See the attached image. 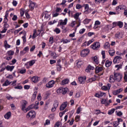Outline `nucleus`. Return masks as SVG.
I'll return each mask as SVG.
<instances>
[{"label":"nucleus","mask_w":127,"mask_h":127,"mask_svg":"<svg viewBox=\"0 0 127 127\" xmlns=\"http://www.w3.org/2000/svg\"><path fill=\"white\" fill-rule=\"evenodd\" d=\"M36 116V113H35V111L33 110L30 111L27 114V117L28 118V119H31V120H32V119H34Z\"/></svg>","instance_id":"obj_1"},{"label":"nucleus","mask_w":127,"mask_h":127,"mask_svg":"<svg viewBox=\"0 0 127 127\" xmlns=\"http://www.w3.org/2000/svg\"><path fill=\"white\" fill-rule=\"evenodd\" d=\"M68 90V88L65 87V88H63V87H60L57 90V93L58 94H60V93H62L63 95H65L66 93H67V91Z\"/></svg>","instance_id":"obj_2"},{"label":"nucleus","mask_w":127,"mask_h":127,"mask_svg":"<svg viewBox=\"0 0 127 127\" xmlns=\"http://www.w3.org/2000/svg\"><path fill=\"white\" fill-rule=\"evenodd\" d=\"M114 76L115 77V80L117 82H121L122 79H123V75L119 73H114Z\"/></svg>","instance_id":"obj_3"},{"label":"nucleus","mask_w":127,"mask_h":127,"mask_svg":"<svg viewBox=\"0 0 127 127\" xmlns=\"http://www.w3.org/2000/svg\"><path fill=\"white\" fill-rule=\"evenodd\" d=\"M89 53H90V50L88 49H85L81 52L80 55L81 57H86Z\"/></svg>","instance_id":"obj_4"},{"label":"nucleus","mask_w":127,"mask_h":127,"mask_svg":"<svg viewBox=\"0 0 127 127\" xmlns=\"http://www.w3.org/2000/svg\"><path fill=\"white\" fill-rule=\"evenodd\" d=\"M100 43L96 42L91 46V48L94 49V50H97L100 48Z\"/></svg>","instance_id":"obj_5"},{"label":"nucleus","mask_w":127,"mask_h":127,"mask_svg":"<svg viewBox=\"0 0 127 127\" xmlns=\"http://www.w3.org/2000/svg\"><path fill=\"white\" fill-rule=\"evenodd\" d=\"M27 104H28V103L27 102V101H26V100H24L22 101L21 110L22 111H23L24 113H25V108H26V105H27Z\"/></svg>","instance_id":"obj_6"},{"label":"nucleus","mask_w":127,"mask_h":127,"mask_svg":"<svg viewBox=\"0 0 127 127\" xmlns=\"http://www.w3.org/2000/svg\"><path fill=\"white\" fill-rule=\"evenodd\" d=\"M67 21H68V19H67V18H65L64 20H60L59 22L58 26H60V25H66V24H67Z\"/></svg>","instance_id":"obj_7"},{"label":"nucleus","mask_w":127,"mask_h":127,"mask_svg":"<svg viewBox=\"0 0 127 127\" xmlns=\"http://www.w3.org/2000/svg\"><path fill=\"white\" fill-rule=\"evenodd\" d=\"M86 76L80 77L78 78V81L79 84H85V82H86Z\"/></svg>","instance_id":"obj_8"},{"label":"nucleus","mask_w":127,"mask_h":127,"mask_svg":"<svg viewBox=\"0 0 127 127\" xmlns=\"http://www.w3.org/2000/svg\"><path fill=\"white\" fill-rule=\"evenodd\" d=\"M123 59V57L121 56H116L114 58L113 60L114 63H120V61Z\"/></svg>","instance_id":"obj_9"},{"label":"nucleus","mask_w":127,"mask_h":127,"mask_svg":"<svg viewBox=\"0 0 127 127\" xmlns=\"http://www.w3.org/2000/svg\"><path fill=\"white\" fill-rule=\"evenodd\" d=\"M55 84V81L54 80H51L46 84V86L47 88H52Z\"/></svg>","instance_id":"obj_10"},{"label":"nucleus","mask_w":127,"mask_h":127,"mask_svg":"<svg viewBox=\"0 0 127 127\" xmlns=\"http://www.w3.org/2000/svg\"><path fill=\"white\" fill-rule=\"evenodd\" d=\"M35 108V104H31L30 106H29L27 108L25 109V113H27V112H28V111H30V110H32Z\"/></svg>","instance_id":"obj_11"},{"label":"nucleus","mask_w":127,"mask_h":127,"mask_svg":"<svg viewBox=\"0 0 127 127\" xmlns=\"http://www.w3.org/2000/svg\"><path fill=\"white\" fill-rule=\"evenodd\" d=\"M104 70V68L102 66H97L95 68V73L96 74H98V73H100V72H102V71Z\"/></svg>","instance_id":"obj_12"},{"label":"nucleus","mask_w":127,"mask_h":127,"mask_svg":"<svg viewBox=\"0 0 127 127\" xmlns=\"http://www.w3.org/2000/svg\"><path fill=\"white\" fill-rule=\"evenodd\" d=\"M66 107H67V102H64L63 103L60 108V111H63L66 109Z\"/></svg>","instance_id":"obj_13"},{"label":"nucleus","mask_w":127,"mask_h":127,"mask_svg":"<svg viewBox=\"0 0 127 127\" xmlns=\"http://www.w3.org/2000/svg\"><path fill=\"white\" fill-rule=\"evenodd\" d=\"M112 63H113V62L109 60H106V61L105 62L106 67H107V68H109V67H111V65H112Z\"/></svg>","instance_id":"obj_14"},{"label":"nucleus","mask_w":127,"mask_h":127,"mask_svg":"<svg viewBox=\"0 0 127 127\" xmlns=\"http://www.w3.org/2000/svg\"><path fill=\"white\" fill-rule=\"evenodd\" d=\"M122 9H126V6L124 5H120L116 7V10L117 11H120Z\"/></svg>","instance_id":"obj_15"},{"label":"nucleus","mask_w":127,"mask_h":127,"mask_svg":"<svg viewBox=\"0 0 127 127\" xmlns=\"http://www.w3.org/2000/svg\"><path fill=\"white\" fill-rule=\"evenodd\" d=\"M115 38L117 39H121V38H123V34L122 33H117L115 34Z\"/></svg>","instance_id":"obj_16"},{"label":"nucleus","mask_w":127,"mask_h":127,"mask_svg":"<svg viewBox=\"0 0 127 127\" xmlns=\"http://www.w3.org/2000/svg\"><path fill=\"white\" fill-rule=\"evenodd\" d=\"M121 92H123V89L120 88L117 90H115L113 92V95H115V96L117 95H118V94H120V93H121Z\"/></svg>","instance_id":"obj_17"},{"label":"nucleus","mask_w":127,"mask_h":127,"mask_svg":"<svg viewBox=\"0 0 127 127\" xmlns=\"http://www.w3.org/2000/svg\"><path fill=\"white\" fill-rule=\"evenodd\" d=\"M35 64V60H33L28 62L27 64H25V66H27V64H29V66H33L34 64Z\"/></svg>","instance_id":"obj_18"},{"label":"nucleus","mask_w":127,"mask_h":127,"mask_svg":"<svg viewBox=\"0 0 127 127\" xmlns=\"http://www.w3.org/2000/svg\"><path fill=\"white\" fill-rule=\"evenodd\" d=\"M115 81H116V78L114 76V75H110L109 78V82L110 83H114Z\"/></svg>","instance_id":"obj_19"},{"label":"nucleus","mask_w":127,"mask_h":127,"mask_svg":"<svg viewBox=\"0 0 127 127\" xmlns=\"http://www.w3.org/2000/svg\"><path fill=\"white\" fill-rule=\"evenodd\" d=\"M39 78L38 76H35L32 78L31 80L33 83H37V82L39 81V79H38Z\"/></svg>","instance_id":"obj_20"},{"label":"nucleus","mask_w":127,"mask_h":127,"mask_svg":"<svg viewBox=\"0 0 127 127\" xmlns=\"http://www.w3.org/2000/svg\"><path fill=\"white\" fill-rule=\"evenodd\" d=\"M35 7V3L30 1L29 7L30 8H31V10H33V9H34Z\"/></svg>","instance_id":"obj_21"},{"label":"nucleus","mask_w":127,"mask_h":127,"mask_svg":"<svg viewBox=\"0 0 127 127\" xmlns=\"http://www.w3.org/2000/svg\"><path fill=\"white\" fill-rule=\"evenodd\" d=\"M6 70H7V71H10V72H11V71H12L13 69H14V66L7 65L6 67Z\"/></svg>","instance_id":"obj_22"},{"label":"nucleus","mask_w":127,"mask_h":127,"mask_svg":"<svg viewBox=\"0 0 127 127\" xmlns=\"http://www.w3.org/2000/svg\"><path fill=\"white\" fill-rule=\"evenodd\" d=\"M94 69H95V67L89 64L86 69V72H89L90 70H94Z\"/></svg>","instance_id":"obj_23"},{"label":"nucleus","mask_w":127,"mask_h":127,"mask_svg":"<svg viewBox=\"0 0 127 127\" xmlns=\"http://www.w3.org/2000/svg\"><path fill=\"white\" fill-rule=\"evenodd\" d=\"M5 119H6V120H8L10 117H11V113L10 112H7L5 115H4Z\"/></svg>","instance_id":"obj_24"},{"label":"nucleus","mask_w":127,"mask_h":127,"mask_svg":"<svg viewBox=\"0 0 127 127\" xmlns=\"http://www.w3.org/2000/svg\"><path fill=\"white\" fill-rule=\"evenodd\" d=\"M69 83V79H65L64 80H62L61 82V85H67Z\"/></svg>","instance_id":"obj_25"},{"label":"nucleus","mask_w":127,"mask_h":127,"mask_svg":"<svg viewBox=\"0 0 127 127\" xmlns=\"http://www.w3.org/2000/svg\"><path fill=\"white\" fill-rule=\"evenodd\" d=\"M37 36H38V35L37 34V32L36 29H34L33 31V36L32 37V39H34V38H35V37H36Z\"/></svg>","instance_id":"obj_26"},{"label":"nucleus","mask_w":127,"mask_h":127,"mask_svg":"<svg viewBox=\"0 0 127 127\" xmlns=\"http://www.w3.org/2000/svg\"><path fill=\"white\" fill-rule=\"evenodd\" d=\"M92 11H93V9L89 8L87 10H85L84 11V13H85V14H89V13H91Z\"/></svg>","instance_id":"obj_27"},{"label":"nucleus","mask_w":127,"mask_h":127,"mask_svg":"<svg viewBox=\"0 0 127 127\" xmlns=\"http://www.w3.org/2000/svg\"><path fill=\"white\" fill-rule=\"evenodd\" d=\"M10 84H11V82H9V81H8V80H7L2 84V86H8V85H10Z\"/></svg>","instance_id":"obj_28"},{"label":"nucleus","mask_w":127,"mask_h":127,"mask_svg":"<svg viewBox=\"0 0 127 127\" xmlns=\"http://www.w3.org/2000/svg\"><path fill=\"white\" fill-rule=\"evenodd\" d=\"M59 105V102H58V101L56 100L54 101V104H53V106L55 108H58V106Z\"/></svg>","instance_id":"obj_29"},{"label":"nucleus","mask_w":127,"mask_h":127,"mask_svg":"<svg viewBox=\"0 0 127 127\" xmlns=\"http://www.w3.org/2000/svg\"><path fill=\"white\" fill-rule=\"evenodd\" d=\"M124 25V23L122 21L117 22V26H119L120 28H122Z\"/></svg>","instance_id":"obj_30"},{"label":"nucleus","mask_w":127,"mask_h":127,"mask_svg":"<svg viewBox=\"0 0 127 127\" xmlns=\"http://www.w3.org/2000/svg\"><path fill=\"white\" fill-rule=\"evenodd\" d=\"M61 42H63V44H66V43H69V42H70V40H68L67 39H62Z\"/></svg>","instance_id":"obj_31"},{"label":"nucleus","mask_w":127,"mask_h":127,"mask_svg":"<svg viewBox=\"0 0 127 127\" xmlns=\"http://www.w3.org/2000/svg\"><path fill=\"white\" fill-rule=\"evenodd\" d=\"M55 127H62V123L60 122H58L55 124Z\"/></svg>","instance_id":"obj_32"},{"label":"nucleus","mask_w":127,"mask_h":127,"mask_svg":"<svg viewBox=\"0 0 127 127\" xmlns=\"http://www.w3.org/2000/svg\"><path fill=\"white\" fill-rule=\"evenodd\" d=\"M29 51V48H28V47H26L23 50L22 52H23V54H25L26 52H28Z\"/></svg>","instance_id":"obj_33"},{"label":"nucleus","mask_w":127,"mask_h":127,"mask_svg":"<svg viewBox=\"0 0 127 127\" xmlns=\"http://www.w3.org/2000/svg\"><path fill=\"white\" fill-rule=\"evenodd\" d=\"M7 54L8 55V56H12V55L14 54V52L13 51L10 50L7 52Z\"/></svg>","instance_id":"obj_34"},{"label":"nucleus","mask_w":127,"mask_h":127,"mask_svg":"<svg viewBox=\"0 0 127 127\" xmlns=\"http://www.w3.org/2000/svg\"><path fill=\"white\" fill-rule=\"evenodd\" d=\"M120 125V120H119V121H115L113 122V126L114 127H117Z\"/></svg>","instance_id":"obj_35"},{"label":"nucleus","mask_w":127,"mask_h":127,"mask_svg":"<svg viewBox=\"0 0 127 127\" xmlns=\"http://www.w3.org/2000/svg\"><path fill=\"white\" fill-rule=\"evenodd\" d=\"M110 44L109 43V42H106L105 43L104 47V48L105 49H109L110 48Z\"/></svg>","instance_id":"obj_36"},{"label":"nucleus","mask_w":127,"mask_h":127,"mask_svg":"<svg viewBox=\"0 0 127 127\" xmlns=\"http://www.w3.org/2000/svg\"><path fill=\"white\" fill-rule=\"evenodd\" d=\"M91 20H92V19H85L83 21V23L84 24H88V23H89L90 22V21H91Z\"/></svg>","instance_id":"obj_37"},{"label":"nucleus","mask_w":127,"mask_h":127,"mask_svg":"<svg viewBox=\"0 0 127 127\" xmlns=\"http://www.w3.org/2000/svg\"><path fill=\"white\" fill-rule=\"evenodd\" d=\"M108 0H95L96 3H100V2H102V1H103V2H106V1H108Z\"/></svg>","instance_id":"obj_38"},{"label":"nucleus","mask_w":127,"mask_h":127,"mask_svg":"<svg viewBox=\"0 0 127 127\" xmlns=\"http://www.w3.org/2000/svg\"><path fill=\"white\" fill-rule=\"evenodd\" d=\"M115 68H117V70H118L123 68V65L122 64H117L115 65Z\"/></svg>","instance_id":"obj_39"},{"label":"nucleus","mask_w":127,"mask_h":127,"mask_svg":"<svg viewBox=\"0 0 127 127\" xmlns=\"http://www.w3.org/2000/svg\"><path fill=\"white\" fill-rule=\"evenodd\" d=\"M79 16H80V13H76L74 14V15L73 16L74 19L77 20V19H78V18H79Z\"/></svg>","instance_id":"obj_40"},{"label":"nucleus","mask_w":127,"mask_h":127,"mask_svg":"<svg viewBox=\"0 0 127 127\" xmlns=\"http://www.w3.org/2000/svg\"><path fill=\"white\" fill-rule=\"evenodd\" d=\"M77 67L79 68L80 67H81V65H83V62H82V61H79L77 63Z\"/></svg>","instance_id":"obj_41"},{"label":"nucleus","mask_w":127,"mask_h":127,"mask_svg":"<svg viewBox=\"0 0 127 127\" xmlns=\"http://www.w3.org/2000/svg\"><path fill=\"white\" fill-rule=\"evenodd\" d=\"M115 111H116V109L114 108L109 110L108 113V115H112V114H114V113H115Z\"/></svg>","instance_id":"obj_42"},{"label":"nucleus","mask_w":127,"mask_h":127,"mask_svg":"<svg viewBox=\"0 0 127 127\" xmlns=\"http://www.w3.org/2000/svg\"><path fill=\"white\" fill-rule=\"evenodd\" d=\"M92 59L93 60V61H94V62H96V64H98V57H97V56H95L94 57H92Z\"/></svg>","instance_id":"obj_43"},{"label":"nucleus","mask_w":127,"mask_h":127,"mask_svg":"<svg viewBox=\"0 0 127 127\" xmlns=\"http://www.w3.org/2000/svg\"><path fill=\"white\" fill-rule=\"evenodd\" d=\"M109 53L110 56H114L115 55V51L114 50H109Z\"/></svg>","instance_id":"obj_44"},{"label":"nucleus","mask_w":127,"mask_h":127,"mask_svg":"<svg viewBox=\"0 0 127 127\" xmlns=\"http://www.w3.org/2000/svg\"><path fill=\"white\" fill-rule=\"evenodd\" d=\"M26 34H25L24 36L22 37V38L23 39V44L26 43Z\"/></svg>","instance_id":"obj_45"},{"label":"nucleus","mask_w":127,"mask_h":127,"mask_svg":"<svg viewBox=\"0 0 127 127\" xmlns=\"http://www.w3.org/2000/svg\"><path fill=\"white\" fill-rule=\"evenodd\" d=\"M54 31H55V32H56L57 33V34H59V33H60V32H61V31L58 28H56L55 29V30H54Z\"/></svg>","instance_id":"obj_46"},{"label":"nucleus","mask_w":127,"mask_h":127,"mask_svg":"<svg viewBox=\"0 0 127 127\" xmlns=\"http://www.w3.org/2000/svg\"><path fill=\"white\" fill-rule=\"evenodd\" d=\"M49 125H50V120H47L46 122L44 124V126H49Z\"/></svg>","instance_id":"obj_47"},{"label":"nucleus","mask_w":127,"mask_h":127,"mask_svg":"<svg viewBox=\"0 0 127 127\" xmlns=\"http://www.w3.org/2000/svg\"><path fill=\"white\" fill-rule=\"evenodd\" d=\"M101 54L102 55L103 59H105V58H106V53L105 52V51H102L101 52Z\"/></svg>","instance_id":"obj_48"},{"label":"nucleus","mask_w":127,"mask_h":127,"mask_svg":"<svg viewBox=\"0 0 127 127\" xmlns=\"http://www.w3.org/2000/svg\"><path fill=\"white\" fill-rule=\"evenodd\" d=\"M5 43H6V44L4 45L5 48H10V45H8V44H7V41H5Z\"/></svg>","instance_id":"obj_49"},{"label":"nucleus","mask_w":127,"mask_h":127,"mask_svg":"<svg viewBox=\"0 0 127 127\" xmlns=\"http://www.w3.org/2000/svg\"><path fill=\"white\" fill-rule=\"evenodd\" d=\"M49 118L50 119V120H51V121H53V120H54V114H51L50 115V116H49Z\"/></svg>","instance_id":"obj_50"},{"label":"nucleus","mask_w":127,"mask_h":127,"mask_svg":"<svg viewBox=\"0 0 127 127\" xmlns=\"http://www.w3.org/2000/svg\"><path fill=\"white\" fill-rule=\"evenodd\" d=\"M81 111H82V108L81 107H79L77 109L76 114H80V113H81Z\"/></svg>","instance_id":"obj_51"},{"label":"nucleus","mask_w":127,"mask_h":127,"mask_svg":"<svg viewBox=\"0 0 127 127\" xmlns=\"http://www.w3.org/2000/svg\"><path fill=\"white\" fill-rule=\"evenodd\" d=\"M56 22H57V21L54 20L50 21L49 22V24H50V25H52V24H54V23H56Z\"/></svg>","instance_id":"obj_52"},{"label":"nucleus","mask_w":127,"mask_h":127,"mask_svg":"<svg viewBox=\"0 0 127 127\" xmlns=\"http://www.w3.org/2000/svg\"><path fill=\"white\" fill-rule=\"evenodd\" d=\"M57 70H58V71H61L62 66L61 65H60V64H58V65H57Z\"/></svg>","instance_id":"obj_53"},{"label":"nucleus","mask_w":127,"mask_h":127,"mask_svg":"<svg viewBox=\"0 0 127 127\" xmlns=\"http://www.w3.org/2000/svg\"><path fill=\"white\" fill-rule=\"evenodd\" d=\"M61 11H62V9L61 8L57 7V8L56 9V12H61Z\"/></svg>","instance_id":"obj_54"},{"label":"nucleus","mask_w":127,"mask_h":127,"mask_svg":"<svg viewBox=\"0 0 127 127\" xmlns=\"http://www.w3.org/2000/svg\"><path fill=\"white\" fill-rule=\"evenodd\" d=\"M23 15H24V10H23V9H20V16L21 17H22V16H23Z\"/></svg>","instance_id":"obj_55"},{"label":"nucleus","mask_w":127,"mask_h":127,"mask_svg":"<svg viewBox=\"0 0 127 127\" xmlns=\"http://www.w3.org/2000/svg\"><path fill=\"white\" fill-rule=\"evenodd\" d=\"M9 25L7 23H4L3 25V28H5L6 29H7L8 28Z\"/></svg>","instance_id":"obj_56"},{"label":"nucleus","mask_w":127,"mask_h":127,"mask_svg":"<svg viewBox=\"0 0 127 127\" xmlns=\"http://www.w3.org/2000/svg\"><path fill=\"white\" fill-rule=\"evenodd\" d=\"M92 42H94V39H92L91 40H89L88 42H86L87 43V46H89L91 43H92Z\"/></svg>","instance_id":"obj_57"},{"label":"nucleus","mask_w":127,"mask_h":127,"mask_svg":"<svg viewBox=\"0 0 127 127\" xmlns=\"http://www.w3.org/2000/svg\"><path fill=\"white\" fill-rule=\"evenodd\" d=\"M102 90H104V91H108V90H109V88H108V87L106 86H103L101 87Z\"/></svg>","instance_id":"obj_58"},{"label":"nucleus","mask_w":127,"mask_h":127,"mask_svg":"<svg viewBox=\"0 0 127 127\" xmlns=\"http://www.w3.org/2000/svg\"><path fill=\"white\" fill-rule=\"evenodd\" d=\"M117 25H118V22H114L112 23V28L116 27V26H117Z\"/></svg>","instance_id":"obj_59"},{"label":"nucleus","mask_w":127,"mask_h":127,"mask_svg":"<svg viewBox=\"0 0 127 127\" xmlns=\"http://www.w3.org/2000/svg\"><path fill=\"white\" fill-rule=\"evenodd\" d=\"M101 104H107L108 102H107V99H102L101 100Z\"/></svg>","instance_id":"obj_60"},{"label":"nucleus","mask_w":127,"mask_h":127,"mask_svg":"<svg viewBox=\"0 0 127 127\" xmlns=\"http://www.w3.org/2000/svg\"><path fill=\"white\" fill-rule=\"evenodd\" d=\"M76 8L77 9H80V8H82V5L80 4H77L76 5Z\"/></svg>","instance_id":"obj_61"},{"label":"nucleus","mask_w":127,"mask_h":127,"mask_svg":"<svg viewBox=\"0 0 127 127\" xmlns=\"http://www.w3.org/2000/svg\"><path fill=\"white\" fill-rule=\"evenodd\" d=\"M101 24V22L99 20H97L95 21L94 25L97 26V25H100Z\"/></svg>","instance_id":"obj_62"},{"label":"nucleus","mask_w":127,"mask_h":127,"mask_svg":"<svg viewBox=\"0 0 127 127\" xmlns=\"http://www.w3.org/2000/svg\"><path fill=\"white\" fill-rule=\"evenodd\" d=\"M124 75H125L124 77V80L127 82V71L124 73Z\"/></svg>","instance_id":"obj_63"},{"label":"nucleus","mask_w":127,"mask_h":127,"mask_svg":"<svg viewBox=\"0 0 127 127\" xmlns=\"http://www.w3.org/2000/svg\"><path fill=\"white\" fill-rule=\"evenodd\" d=\"M49 42H50L51 44H53V37L50 38Z\"/></svg>","instance_id":"obj_64"}]
</instances>
